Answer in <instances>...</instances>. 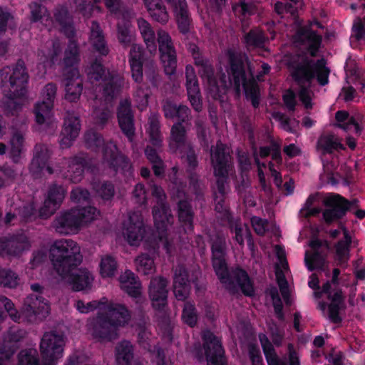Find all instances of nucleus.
I'll return each mask as SVG.
<instances>
[{"label": "nucleus", "mask_w": 365, "mask_h": 365, "mask_svg": "<svg viewBox=\"0 0 365 365\" xmlns=\"http://www.w3.org/2000/svg\"><path fill=\"white\" fill-rule=\"evenodd\" d=\"M1 91L6 98L2 102L7 115H14L21 110L22 105L16 101L26 95L29 74L22 59L15 65L5 66L0 70Z\"/></svg>", "instance_id": "nucleus-1"}, {"label": "nucleus", "mask_w": 365, "mask_h": 365, "mask_svg": "<svg viewBox=\"0 0 365 365\" xmlns=\"http://www.w3.org/2000/svg\"><path fill=\"white\" fill-rule=\"evenodd\" d=\"M227 56L228 65L226 68L227 88L220 96L226 93L230 86H233L237 94L241 93V87H242L245 99L251 102L254 108H258L261 98L259 86L252 75L250 78H247L245 63L242 55L229 50Z\"/></svg>", "instance_id": "nucleus-2"}, {"label": "nucleus", "mask_w": 365, "mask_h": 365, "mask_svg": "<svg viewBox=\"0 0 365 365\" xmlns=\"http://www.w3.org/2000/svg\"><path fill=\"white\" fill-rule=\"evenodd\" d=\"M106 312H98L92 322V334L99 340L112 341L118 337V329L130 319L128 308L120 304L110 303Z\"/></svg>", "instance_id": "nucleus-3"}, {"label": "nucleus", "mask_w": 365, "mask_h": 365, "mask_svg": "<svg viewBox=\"0 0 365 365\" xmlns=\"http://www.w3.org/2000/svg\"><path fill=\"white\" fill-rule=\"evenodd\" d=\"M84 138L88 148L95 152L102 150L103 158L110 169L115 173H120L125 177L133 175V168L130 159L118 151L116 145H106L103 136L94 130L87 131Z\"/></svg>", "instance_id": "nucleus-4"}, {"label": "nucleus", "mask_w": 365, "mask_h": 365, "mask_svg": "<svg viewBox=\"0 0 365 365\" xmlns=\"http://www.w3.org/2000/svg\"><path fill=\"white\" fill-rule=\"evenodd\" d=\"M50 258L53 268L62 278H66L83 260L80 247L72 240L55 241L50 249Z\"/></svg>", "instance_id": "nucleus-5"}, {"label": "nucleus", "mask_w": 365, "mask_h": 365, "mask_svg": "<svg viewBox=\"0 0 365 365\" xmlns=\"http://www.w3.org/2000/svg\"><path fill=\"white\" fill-rule=\"evenodd\" d=\"M66 192L62 185L56 183L51 185L43 205L39 209H36L34 202L24 205L19 210L21 218L26 222L34 221L38 217L47 219L60 207Z\"/></svg>", "instance_id": "nucleus-6"}, {"label": "nucleus", "mask_w": 365, "mask_h": 365, "mask_svg": "<svg viewBox=\"0 0 365 365\" xmlns=\"http://www.w3.org/2000/svg\"><path fill=\"white\" fill-rule=\"evenodd\" d=\"M97 212L93 206L78 205L57 215L53 225L58 232L67 235L77 230L83 223L95 220Z\"/></svg>", "instance_id": "nucleus-7"}, {"label": "nucleus", "mask_w": 365, "mask_h": 365, "mask_svg": "<svg viewBox=\"0 0 365 365\" xmlns=\"http://www.w3.org/2000/svg\"><path fill=\"white\" fill-rule=\"evenodd\" d=\"M215 274L230 294L235 295L240 290L246 297L255 295L253 282L247 272L241 267L237 266L230 271L227 265L225 272H221V274L217 272Z\"/></svg>", "instance_id": "nucleus-8"}, {"label": "nucleus", "mask_w": 365, "mask_h": 365, "mask_svg": "<svg viewBox=\"0 0 365 365\" xmlns=\"http://www.w3.org/2000/svg\"><path fill=\"white\" fill-rule=\"evenodd\" d=\"M194 61L195 66L199 67V75L207 84L213 97H220L227 88L226 73L223 72L222 68L215 71L211 61L200 54L194 56Z\"/></svg>", "instance_id": "nucleus-9"}, {"label": "nucleus", "mask_w": 365, "mask_h": 365, "mask_svg": "<svg viewBox=\"0 0 365 365\" xmlns=\"http://www.w3.org/2000/svg\"><path fill=\"white\" fill-rule=\"evenodd\" d=\"M31 289L38 294H32L25 299L23 313L29 322L42 321L49 314L48 302L40 295L43 288L38 283L32 284Z\"/></svg>", "instance_id": "nucleus-10"}, {"label": "nucleus", "mask_w": 365, "mask_h": 365, "mask_svg": "<svg viewBox=\"0 0 365 365\" xmlns=\"http://www.w3.org/2000/svg\"><path fill=\"white\" fill-rule=\"evenodd\" d=\"M357 202L356 200H349L339 194H329L323 200L325 207L322 211L323 220L328 225L341 220Z\"/></svg>", "instance_id": "nucleus-11"}, {"label": "nucleus", "mask_w": 365, "mask_h": 365, "mask_svg": "<svg viewBox=\"0 0 365 365\" xmlns=\"http://www.w3.org/2000/svg\"><path fill=\"white\" fill-rule=\"evenodd\" d=\"M316 61L305 55L292 56L287 62L290 76L298 86H309L314 79V67Z\"/></svg>", "instance_id": "nucleus-12"}, {"label": "nucleus", "mask_w": 365, "mask_h": 365, "mask_svg": "<svg viewBox=\"0 0 365 365\" xmlns=\"http://www.w3.org/2000/svg\"><path fill=\"white\" fill-rule=\"evenodd\" d=\"M230 155L226 152L225 145L217 144L214 154L212 156V163L214 175L217 177V192L214 194L226 195V185L228 183Z\"/></svg>", "instance_id": "nucleus-13"}, {"label": "nucleus", "mask_w": 365, "mask_h": 365, "mask_svg": "<svg viewBox=\"0 0 365 365\" xmlns=\"http://www.w3.org/2000/svg\"><path fill=\"white\" fill-rule=\"evenodd\" d=\"M65 346L64 336L56 331L46 332L41 340L40 351L43 365H56L62 358Z\"/></svg>", "instance_id": "nucleus-14"}, {"label": "nucleus", "mask_w": 365, "mask_h": 365, "mask_svg": "<svg viewBox=\"0 0 365 365\" xmlns=\"http://www.w3.org/2000/svg\"><path fill=\"white\" fill-rule=\"evenodd\" d=\"M202 339L207 365H227L221 339L206 329L202 333Z\"/></svg>", "instance_id": "nucleus-15"}, {"label": "nucleus", "mask_w": 365, "mask_h": 365, "mask_svg": "<svg viewBox=\"0 0 365 365\" xmlns=\"http://www.w3.org/2000/svg\"><path fill=\"white\" fill-rule=\"evenodd\" d=\"M160 61L168 76L174 75L177 68V54L173 40L168 33L161 31L158 34Z\"/></svg>", "instance_id": "nucleus-16"}, {"label": "nucleus", "mask_w": 365, "mask_h": 365, "mask_svg": "<svg viewBox=\"0 0 365 365\" xmlns=\"http://www.w3.org/2000/svg\"><path fill=\"white\" fill-rule=\"evenodd\" d=\"M57 92V86L54 83H47L42 90L43 100L37 102L34 108L35 120L37 124L42 125L46 120H49L52 115Z\"/></svg>", "instance_id": "nucleus-17"}, {"label": "nucleus", "mask_w": 365, "mask_h": 365, "mask_svg": "<svg viewBox=\"0 0 365 365\" xmlns=\"http://www.w3.org/2000/svg\"><path fill=\"white\" fill-rule=\"evenodd\" d=\"M116 115L121 132L128 141L132 142L135 135V126L131 103L129 100L125 99L120 101Z\"/></svg>", "instance_id": "nucleus-18"}, {"label": "nucleus", "mask_w": 365, "mask_h": 365, "mask_svg": "<svg viewBox=\"0 0 365 365\" xmlns=\"http://www.w3.org/2000/svg\"><path fill=\"white\" fill-rule=\"evenodd\" d=\"M165 1L173 14L179 32L182 35L188 34L190 32L192 19L186 0H165Z\"/></svg>", "instance_id": "nucleus-19"}, {"label": "nucleus", "mask_w": 365, "mask_h": 365, "mask_svg": "<svg viewBox=\"0 0 365 365\" xmlns=\"http://www.w3.org/2000/svg\"><path fill=\"white\" fill-rule=\"evenodd\" d=\"M168 280L163 277H155L150 280L149 285V297L153 308L159 312H165L168 307Z\"/></svg>", "instance_id": "nucleus-20"}, {"label": "nucleus", "mask_w": 365, "mask_h": 365, "mask_svg": "<svg viewBox=\"0 0 365 365\" xmlns=\"http://www.w3.org/2000/svg\"><path fill=\"white\" fill-rule=\"evenodd\" d=\"M29 247V240L24 233L9 234L0 237V256H17Z\"/></svg>", "instance_id": "nucleus-21"}, {"label": "nucleus", "mask_w": 365, "mask_h": 365, "mask_svg": "<svg viewBox=\"0 0 365 365\" xmlns=\"http://www.w3.org/2000/svg\"><path fill=\"white\" fill-rule=\"evenodd\" d=\"M50 153L46 145L37 144L34 148V154L29 166V170L34 178H41L45 170L49 175L53 173L52 167L48 165Z\"/></svg>", "instance_id": "nucleus-22"}, {"label": "nucleus", "mask_w": 365, "mask_h": 365, "mask_svg": "<svg viewBox=\"0 0 365 365\" xmlns=\"http://www.w3.org/2000/svg\"><path fill=\"white\" fill-rule=\"evenodd\" d=\"M211 261L215 273L225 272L227 263L226 256V240L223 235L217 234L210 240Z\"/></svg>", "instance_id": "nucleus-23"}, {"label": "nucleus", "mask_w": 365, "mask_h": 365, "mask_svg": "<svg viewBox=\"0 0 365 365\" xmlns=\"http://www.w3.org/2000/svg\"><path fill=\"white\" fill-rule=\"evenodd\" d=\"M186 90L188 99L193 109L200 112L202 109V97L195 68L191 65L185 67Z\"/></svg>", "instance_id": "nucleus-24"}, {"label": "nucleus", "mask_w": 365, "mask_h": 365, "mask_svg": "<svg viewBox=\"0 0 365 365\" xmlns=\"http://www.w3.org/2000/svg\"><path fill=\"white\" fill-rule=\"evenodd\" d=\"M124 235L130 245H138L143 240L145 235V227L140 215L134 212L129 215Z\"/></svg>", "instance_id": "nucleus-25"}, {"label": "nucleus", "mask_w": 365, "mask_h": 365, "mask_svg": "<svg viewBox=\"0 0 365 365\" xmlns=\"http://www.w3.org/2000/svg\"><path fill=\"white\" fill-rule=\"evenodd\" d=\"M145 59L144 49L135 44L133 45L128 55V63L132 78L137 83H142L143 81Z\"/></svg>", "instance_id": "nucleus-26"}, {"label": "nucleus", "mask_w": 365, "mask_h": 365, "mask_svg": "<svg viewBox=\"0 0 365 365\" xmlns=\"http://www.w3.org/2000/svg\"><path fill=\"white\" fill-rule=\"evenodd\" d=\"M53 18L55 22L59 26L60 31L66 38H75L76 29L73 16L70 14L67 7L63 6H58L54 11Z\"/></svg>", "instance_id": "nucleus-27"}, {"label": "nucleus", "mask_w": 365, "mask_h": 365, "mask_svg": "<svg viewBox=\"0 0 365 365\" xmlns=\"http://www.w3.org/2000/svg\"><path fill=\"white\" fill-rule=\"evenodd\" d=\"M81 129L80 120L78 116L68 113L64 119L61 131V144L65 147L71 146L72 142L78 136Z\"/></svg>", "instance_id": "nucleus-28"}, {"label": "nucleus", "mask_w": 365, "mask_h": 365, "mask_svg": "<svg viewBox=\"0 0 365 365\" xmlns=\"http://www.w3.org/2000/svg\"><path fill=\"white\" fill-rule=\"evenodd\" d=\"M177 214L179 222L181 223L186 232H192L194 230V217L191 203L186 199H182L177 202Z\"/></svg>", "instance_id": "nucleus-29"}, {"label": "nucleus", "mask_w": 365, "mask_h": 365, "mask_svg": "<svg viewBox=\"0 0 365 365\" xmlns=\"http://www.w3.org/2000/svg\"><path fill=\"white\" fill-rule=\"evenodd\" d=\"M89 38L93 51L98 53L97 57L106 56L109 53L110 50L105 40L103 31L99 24L95 21L92 22Z\"/></svg>", "instance_id": "nucleus-30"}, {"label": "nucleus", "mask_w": 365, "mask_h": 365, "mask_svg": "<svg viewBox=\"0 0 365 365\" xmlns=\"http://www.w3.org/2000/svg\"><path fill=\"white\" fill-rule=\"evenodd\" d=\"M144 6L152 20L165 24L169 20V14L163 0H143Z\"/></svg>", "instance_id": "nucleus-31"}, {"label": "nucleus", "mask_w": 365, "mask_h": 365, "mask_svg": "<svg viewBox=\"0 0 365 365\" xmlns=\"http://www.w3.org/2000/svg\"><path fill=\"white\" fill-rule=\"evenodd\" d=\"M88 164V161L85 158L75 156L69 163L68 170L65 173V178L73 183L81 182L84 171L89 168Z\"/></svg>", "instance_id": "nucleus-32"}, {"label": "nucleus", "mask_w": 365, "mask_h": 365, "mask_svg": "<svg viewBox=\"0 0 365 365\" xmlns=\"http://www.w3.org/2000/svg\"><path fill=\"white\" fill-rule=\"evenodd\" d=\"M68 283L75 292H79L91 287L93 278L87 269H78L76 272H71L66 276Z\"/></svg>", "instance_id": "nucleus-33"}, {"label": "nucleus", "mask_w": 365, "mask_h": 365, "mask_svg": "<svg viewBox=\"0 0 365 365\" xmlns=\"http://www.w3.org/2000/svg\"><path fill=\"white\" fill-rule=\"evenodd\" d=\"M317 147L322 155L331 154L334 151L346 149L339 138L331 133L321 135L317 140Z\"/></svg>", "instance_id": "nucleus-34"}, {"label": "nucleus", "mask_w": 365, "mask_h": 365, "mask_svg": "<svg viewBox=\"0 0 365 365\" xmlns=\"http://www.w3.org/2000/svg\"><path fill=\"white\" fill-rule=\"evenodd\" d=\"M330 303L328 304V317L329 320L334 324H340L342 318L339 312L344 306V297L341 289H337L333 294L328 296Z\"/></svg>", "instance_id": "nucleus-35"}, {"label": "nucleus", "mask_w": 365, "mask_h": 365, "mask_svg": "<svg viewBox=\"0 0 365 365\" xmlns=\"http://www.w3.org/2000/svg\"><path fill=\"white\" fill-rule=\"evenodd\" d=\"M335 119L338 123L335 126L340 128L345 131H352L357 135H360L362 131V126L359 125L354 116H350L348 111L341 110L335 113Z\"/></svg>", "instance_id": "nucleus-36"}, {"label": "nucleus", "mask_w": 365, "mask_h": 365, "mask_svg": "<svg viewBox=\"0 0 365 365\" xmlns=\"http://www.w3.org/2000/svg\"><path fill=\"white\" fill-rule=\"evenodd\" d=\"M164 115L167 119L177 118L178 121H186L190 115V110L184 105L178 106L172 101L167 100L163 107Z\"/></svg>", "instance_id": "nucleus-37"}, {"label": "nucleus", "mask_w": 365, "mask_h": 365, "mask_svg": "<svg viewBox=\"0 0 365 365\" xmlns=\"http://www.w3.org/2000/svg\"><path fill=\"white\" fill-rule=\"evenodd\" d=\"M102 81L104 82L103 94L107 97L113 98L118 95L124 84V79L120 75L108 71V76Z\"/></svg>", "instance_id": "nucleus-38"}, {"label": "nucleus", "mask_w": 365, "mask_h": 365, "mask_svg": "<svg viewBox=\"0 0 365 365\" xmlns=\"http://www.w3.org/2000/svg\"><path fill=\"white\" fill-rule=\"evenodd\" d=\"M185 121H178L170 129V147L175 150L182 147L186 141V129L182 123Z\"/></svg>", "instance_id": "nucleus-39"}, {"label": "nucleus", "mask_w": 365, "mask_h": 365, "mask_svg": "<svg viewBox=\"0 0 365 365\" xmlns=\"http://www.w3.org/2000/svg\"><path fill=\"white\" fill-rule=\"evenodd\" d=\"M133 359V347L128 341L120 342L115 346L117 365H131Z\"/></svg>", "instance_id": "nucleus-40"}, {"label": "nucleus", "mask_w": 365, "mask_h": 365, "mask_svg": "<svg viewBox=\"0 0 365 365\" xmlns=\"http://www.w3.org/2000/svg\"><path fill=\"white\" fill-rule=\"evenodd\" d=\"M169 212L168 207L163 203L153 208L154 224L159 232H166L170 216Z\"/></svg>", "instance_id": "nucleus-41"}, {"label": "nucleus", "mask_w": 365, "mask_h": 365, "mask_svg": "<svg viewBox=\"0 0 365 365\" xmlns=\"http://www.w3.org/2000/svg\"><path fill=\"white\" fill-rule=\"evenodd\" d=\"M80 51L74 38H68V43L64 52L63 64L66 68H71L80 62Z\"/></svg>", "instance_id": "nucleus-42"}, {"label": "nucleus", "mask_w": 365, "mask_h": 365, "mask_svg": "<svg viewBox=\"0 0 365 365\" xmlns=\"http://www.w3.org/2000/svg\"><path fill=\"white\" fill-rule=\"evenodd\" d=\"M24 138L20 132H15L10 140L9 157L14 163L20 162L24 150Z\"/></svg>", "instance_id": "nucleus-43"}, {"label": "nucleus", "mask_w": 365, "mask_h": 365, "mask_svg": "<svg viewBox=\"0 0 365 365\" xmlns=\"http://www.w3.org/2000/svg\"><path fill=\"white\" fill-rule=\"evenodd\" d=\"M138 25L141 36L148 48H156V36L150 24L145 19L138 20Z\"/></svg>", "instance_id": "nucleus-44"}, {"label": "nucleus", "mask_w": 365, "mask_h": 365, "mask_svg": "<svg viewBox=\"0 0 365 365\" xmlns=\"http://www.w3.org/2000/svg\"><path fill=\"white\" fill-rule=\"evenodd\" d=\"M135 262L137 271L144 275L153 274L155 270L154 259L148 253L138 255Z\"/></svg>", "instance_id": "nucleus-45"}, {"label": "nucleus", "mask_w": 365, "mask_h": 365, "mask_svg": "<svg viewBox=\"0 0 365 365\" xmlns=\"http://www.w3.org/2000/svg\"><path fill=\"white\" fill-rule=\"evenodd\" d=\"M99 267L102 277H113L117 272L118 262L114 257L106 255L101 257Z\"/></svg>", "instance_id": "nucleus-46"}, {"label": "nucleus", "mask_w": 365, "mask_h": 365, "mask_svg": "<svg viewBox=\"0 0 365 365\" xmlns=\"http://www.w3.org/2000/svg\"><path fill=\"white\" fill-rule=\"evenodd\" d=\"M88 77L96 82L103 81L108 76V71L103 64L102 57H96L88 68Z\"/></svg>", "instance_id": "nucleus-47"}, {"label": "nucleus", "mask_w": 365, "mask_h": 365, "mask_svg": "<svg viewBox=\"0 0 365 365\" xmlns=\"http://www.w3.org/2000/svg\"><path fill=\"white\" fill-rule=\"evenodd\" d=\"M190 286L187 280L178 277L177 273L173 279V292L176 299L179 301H185L190 294Z\"/></svg>", "instance_id": "nucleus-48"}, {"label": "nucleus", "mask_w": 365, "mask_h": 365, "mask_svg": "<svg viewBox=\"0 0 365 365\" xmlns=\"http://www.w3.org/2000/svg\"><path fill=\"white\" fill-rule=\"evenodd\" d=\"M304 262L307 269L310 272L317 269L324 270L326 259L320 252H313L311 255H309L308 252H306Z\"/></svg>", "instance_id": "nucleus-49"}, {"label": "nucleus", "mask_w": 365, "mask_h": 365, "mask_svg": "<svg viewBox=\"0 0 365 365\" xmlns=\"http://www.w3.org/2000/svg\"><path fill=\"white\" fill-rule=\"evenodd\" d=\"M314 67V78L320 86H326L329 83L330 70L326 66L327 61L324 58L317 59Z\"/></svg>", "instance_id": "nucleus-50"}, {"label": "nucleus", "mask_w": 365, "mask_h": 365, "mask_svg": "<svg viewBox=\"0 0 365 365\" xmlns=\"http://www.w3.org/2000/svg\"><path fill=\"white\" fill-rule=\"evenodd\" d=\"M65 99L70 102L77 101L83 91V83L81 81L68 79L66 84Z\"/></svg>", "instance_id": "nucleus-51"}, {"label": "nucleus", "mask_w": 365, "mask_h": 365, "mask_svg": "<svg viewBox=\"0 0 365 365\" xmlns=\"http://www.w3.org/2000/svg\"><path fill=\"white\" fill-rule=\"evenodd\" d=\"M182 319L185 324L190 327L196 326L198 315L195 307V304L191 302L187 301L184 303L182 312Z\"/></svg>", "instance_id": "nucleus-52"}, {"label": "nucleus", "mask_w": 365, "mask_h": 365, "mask_svg": "<svg viewBox=\"0 0 365 365\" xmlns=\"http://www.w3.org/2000/svg\"><path fill=\"white\" fill-rule=\"evenodd\" d=\"M18 365H43L40 363L38 354L36 349L21 350L18 354Z\"/></svg>", "instance_id": "nucleus-53"}, {"label": "nucleus", "mask_w": 365, "mask_h": 365, "mask_svg": "<svg viewBox=\"0 0 365 365\" xmlns=\"http://www.w3.org/2000/svg\"><path fill=\"white\" fill-rule=\"evenodd\" d=\"M335 249L334 262L336 265L346 268L350 258V247L342 245L341 243H336Z\"/></svg>", "instance_id": "nucleus-54"}, {"label": "nucleus", "mask_w": 365, "mask_h": 365, "mask_svg": "<svg viewBox=\"0 0 365 365\" xmlns=\"http://www.w3.org/2000/svg\"><path fill=\"white\" fill-rule=\"evenodd\" d=\"M245 42L249 46L262 48L266 41V37L263 32L251 29L245 35Z\"/></svg>", "instance_id": "nucleus-55"}, {"label": "nucleus", "mask_w": 365, "mask_h": 365, "mask_svg": "<svg viewBox=\"0 0 365 365\" xmlns=\"http://www.w3.org/2000/svg\"><path fill=\"white\" fill-rule=\"evenodd\" d=\"M145 76L146 81L150 83L153 88H158L162 81V77L159 74L157 66L153 62L146 64L145 69Z\"/></svg>", "instance_id": "nucleus-56"}, {"label": "nucleus", "mask_w": 365, "mask_h": 365, "mask_svg": "<svg viewBox=\"0 0 365 365\" xmlns=\"http://www.w3.org/2000/svg\"><path fill=\"white\" fill-rule=\"evenodd\" d=\"M93 187L103 200H110L114 196L115 187L113 184L110 181L99 182L98 183L95 182Z\"/></svg>", "instance_id": "nucleus-57"}, {"label": "nucleus", "mask_w": 365, "mask_h": 365, "mask_svg": "<svg viewBox=\"0 0 365 365\" xmlns=\"http://www.w3.org/2000/svg\"><path fill=\"white\" fill-rule=\"evenodd\" d=\"M117 29L119 42L124 46H129L133 40L129 24L126 22L118 23Z\"/></svg>", "instance_id": "nucleus-58"}, {"label": "nucleus", "mask_w": 365, "mask_h": 365, "mask_svg": "<svg viewBox=\"0 0 365 365\" xmlns=\"http://www.w3.org/2000/svg\"><path fill=\"white\" fill-rule=\"evenodd\" d=\"M150 142L155 148L162 145V135L160 130V123L156 120H151L148 128Z\"/></svg>", "instance_id": "nucleus-59"}, {"label": "nucleus", "mask_w": 365, "mask_h": 365, "mask_svg": "<svg viewBox=\"0 0 365 365\" xmlns=\"http://www.w3.org/2000/svg\"><path fill=\"white\" fill-rule=\"evenodd\" d=\"M225 219L229 224L230 231L235 233V240L240 245H244L243 229L240 224L235 222L230 212L225 214Z\"/></svg>", "instance_id": "nucleus-60"}, {"label": "nucleus", "mask_w": 365, "mask_h": 365, "mask_svg": "<svg viewBox=\"0 0 365 365\" xmlns=\"http://www.w3.org/2000/svg\"><path fill=\"white\" fill-rule=\"evenodd\" d=\"M76 5V10L85 17L91 15L96 4L100 0H73Z\"/></svg>", "instance_id": "nucleus-61"}, {"label": "nucleus", "mask_w": 365, "mask_h": 365, "mask_svg": "<svg viewBox=\"0 0 365 365\" xmlns=\"http://www.w3.org/2000/svg\"><path fill=\"white\" fill-rule=\"evenodd\" d=\"M19 276L11 269H3L0 276V284L4 287L15 288L19 284Z\"/></svg>", "instance_id": "nucleus-62"}, {"label": "nucleus", "mask_w": 365, "mask_h": 365, "mask_svg": "<svg viewBox=\"0 0 365 365\" xmlns=\"http://www.w3.org/2000/svg\"><path fill=\"white\" fill-rule=\"evenodd\" d=\"M177 275L182 277L185 280L186 279L190 287L191 284H193L195 287H197L199 278L201 277V272L199 269H193L189 271L185 267H180L179 269V273L177 274Z\"/></svg>", "instance_id": "nucleus-63"}, {"label": "nucleus", "mask_w": 365, "mask_h": 365, "mask_svg": "<svg viewBox=\"0 0 365 365\" xmlns=\"http://www.w3.org/2000/svg\"><path fill=\"white\" fill-rule=\"evenodd\" d=\"M189 185L196 199L200 200L203 197L202 183L195 172H191L188 175Z\"/></svg>", "instance_id": "nucleus-64"}]
</instances>
